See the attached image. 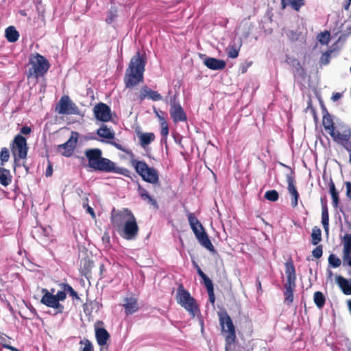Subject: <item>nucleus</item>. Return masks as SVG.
<instances>
[{"mask_svg": "<svg viewBox=\"0 0 351 351\" xmlns=\"http://www.w3.org/2000/svg\"><path fill=\"white\" fill-rule=\"evenodd\" d=\"M138 231L139 228L136 217L134 216L117 232L122 238L126 240H133L136 238Z\"/></svg>", "mask_w": 351, "mask_h": 351, "instance_id": "13", "label": "nucleus"}, {"mask_svg": "<svg viewBox=\"0 0 351 351\" xmlns=\"http://www.w3.org/2000/svg\"><path fill=\"white\" fill-rule=\"evenodd\" d=\"M146 60L138 51L130 60L124 76L125 88H132L143 81Z\"/></svg>", "mask_w": 351, "mask_h": 351, "instance_id": "3", "label": "nucleus"}, {"mask_svg": "<svg viewBox=\"0 0 351 351\" xmlns=\"http://www.w3.org/2000/svg\"><path fill=\"white\" fill-rule=\"evenodd\" d=\"M285 62L292 67L293 72L295 75L302 78L305 77V70L295 58L287 56Z\"/></svg>", "mask_w": 351, "mask_h": 351, "instance_id": "22", "label": "nucleus"}, {"mask_svg": "<svg viewBox=\"0 0 351 351\" xmlns=\"http://www.w3.org/2000/svg\"><path fill=\"white\" fill-rule=\"evenodd\" d=\"M322 223L326 233L329 230V214L326 202L322 199Z\"/></svg>", "mask_w": 351, "mask_h": 351, "instance_id": "27", "label": "nucleus"}, {"mask_svg": "<svg viewBox=\"0 0 351 351\" xmlns=\"http://www.w3.org/2000/svg\"><path fill=\"white\" fill-rule=\"evenodd\" d=\"M342 96H343V95L341 93H335L332 94V95L331 97V99L333 101H337V100L341 99L342 97Z\"/></svg>", "mask_w": 351, "mask_h": 351, "instance_id": "58", "label": "nucleus"}, {"mask_svg": "<svg viewBox=\"0 0 351 351\" xmlns=\"http://www.w3.org/2000/svg\"><path fill=\"white\" fill-rule=\"evenodd\" d=\"M12 178L10 171L0 167V184L3 186H7L11 183Z\"/></svg>", "mask_w": 351, "mask_h": 351, "instance_id": "30", "label": "nucleus"}, {"mask_svg": "<svg viewBox=\"0 0 351 351\" xmlns=\"http://www.w3.org/2000/svg\"><path fill=\"white\" fill-rule=\"evenodd\" d=\"M94 267V263L88 258H84L80 262V273L86 278L91 277V269Z\"/></svg>", "mask_w": 351, "mask_h": 351, "instance_id": "25", "label": "nucleus"}, {"mask_svg": "<svg viewBox=\"0 0 351 351\" xmlns=\"http://www.w3.org/2000/svg\"><path fill=\"white\" fill-rule=\"evenodd\" d=\"M193 265L196 268L198 275L203 280L204 285H207L213 282L212 280L202 271V270L195 262H193Z\"/></svg>", "mask_w": 351, "mask_h": 351, "instance_id": "42", "label": "nucleus"}, {"mask_svg": "<svg viewBox=\"0 0 351 351\" xmlns=\"http://www.w3.org/2000/svg\"><path fill=\"white\" fill-rule=\"evenodd\" d=\"M140 144L145 147L155 140V135L152 132L142 133L139 136Z\"/></svg>", "mask_w": 351, "mask_h": 351, "instance_id": "33", "label": "nucleus"}, {"mask_svg": "<svg viewBox=\"0 0 351 351\" xmlns=\"http://www.w3.org/2000/svg\"><path fill=\"white\" fill-rule=\"evenodd\" d=\"M42 293L43 294L40 302L47 307L53 308L56 311V314L62 313L64 312V307L60 303V301H64L66 298L67 291L62 289L61 291H58L56 294H52L49 292L47 289H43Z\"/></svg>", "mask_w": 351, "mask_h": 351, "instance_id": "7", "label": "nucleus"}, {"mask_svg": "<svg viewBox=\"0 0 351 351\" xmlns=\"http://www.w3.org/2000/svg\"><path fill=\"white\" fill-rule=\"evenodd\" d=\"M95 117L102 122L109 121L112 118L110 108L104 103L96 104L93 108Z\"/></svg>", "mask_w": 351, "mask_h": 351, "instance_id": "17", "label": "nucleus"}, {"mask_svg": "<svg viewBox=\"0 0 351 351\" xmlns=\"http://www.w3.org/2000/svg\"><path fill=\"white\" fill-rule=\"evenodd\" d=\"M53 173V167L52 164L50 161H48V165L46 169L45 176L47 177H50L52 176Z\"/></svg>", "mask_w": 351, "mask_h": 351, "instance_id": "54", "label": "nucleus"}, {"mask_svg": "<svg viewBox=\"0 0 351 351\" xmlns=\"http://www.w3.org/2000/svg\"><path fill=\"white\" fill-rule=\"evenodd\" d=\"M10 152L7 147H3L0 152V165L3 166L9 160Z\"/></svg>", "mask_w": 351, "mask_h": 351, "instance_id": "41", "label": "nucleus"}, {"mask_svg": "<svg viewBox=\"0 0 351 351\" xmlns=\"http://www.w3.org/2000/svg\"><path fill=\"white\" fill-rule=\"evenodd\" d=\"M286 35H287V38L289 39V40H291V42H295L299 39L300 33L297 31L290 29V30L287 31V32L286 33Z\"/></svg>", "mask_w": 351, "mask_h": 351, "instance_id": "46", "label": "nucleus"}, {"mask_svg": "<svg viewBox=\"0 0 351 351\" xmlns=\"http://www.w3.org/2000/svg\"><path fill=\"white\" fill-rule=\"evenodd\" d=\"M265 198L271 202H276L279 198V194L276 190H269L265 192Z\"/></svg>", "mask_w": 351, "mask_h": 351, "instance_id": "43", "label": "nucleus"}, {"mask_svg": "<svg viewBox=\"0 0 351 351\" xmlns=\"http://www.w3.org/2000/svg\"><path fill=\"white\" fill-rule=\"evenodd\" d=\"M328 263L332 267L335 268L339 267L341 263V260L333 254L329 256Z\"/></svg>", "mask_w": 351, "mask_h": 351, "instance_id": "45", "label": "nucleus"}, {"mask_svg": "<svg viewBox=\"0 0 351 351\" xmlns=\"http://www.w3.org/2000/svg\"><path fill=\"white\" fill-rule=\"evenodd\" d=\"M219 324L221 327V332L225 337V350L230 351L232 346L237 340L236 329L230 316L226 311L218 313Z\"/></svg>", "mask_w": 351, "mask_h": 351, "instance_id": "4", "label": "nucleus"}, {"mask_svg": "<svg viewBox=\"0 0 351 351\" xmlns=\"http://www.w3.org/2000/svg\"><path fill=\"white\" fill-rule=\"evenodd\" d=\"M56 111L59 114H79L78 107L73 103L68 95H63L58 102Z\"/></svg>", "mask_w": 351, "mask_h": 351, "instance_id": "12", "label": "nucleus"}, {"mask_svg": "<svg viewBox=\"0 0 351 351\" xmlns=\"http://www.w3.org/2000/svg\"><path fill=\"white\" fill-rule=\"evenodd\" d=\"M138 97L141 101L145 100L147 98L154 101H160L162 99V97L160 93L156 90H152L147 86H144L142 87Z\"/></svg>", "mask_w": 351, "mask_h": 351, "instance_id": "21", "label": "nucleus"}, {"mask_svg": "<svg viewBox=\"0 0 351 351\" xmlns=\"http://www.w3.org/2000/svg\"><path fill=\"white\" fill-rule=\"evenodd\" d=\"M286 178L287 182V189L291 195V206L293 208H295L298 204L299 193L295 186V178L293 176V173L291 172L290 174H287Z\"/></svg>", "mask_w": 351, "mask_h": 351, "instance_id": "18", "label": "nucleus"}, {"mask_svg": "<svg viewBox=\"0 0 351 351\" xmlns=\"http://www.w3.org/2000/svg\"><path fill=\"white\" fill-rule=\"evenodd\" d=\"M5 348H7L11 351H19L16 348L10 346V343L5 346Z\"/></svg>", "mask_w": 351, "mask_h": 351, "instance_id": "61", "label": "nucleus"}, {"mask_svg": "<svg viewBox=\"0 0 351 351\" xmlns=\"http://www.w3.org/2000/svg\"><path fill=\"white\" fill-rule=\"evenodd\" d=\"M137 192L141 198L152 206L155 209H158L159 206L156 199L149 195L148 191L139 183H138Z\"/></svg>", "mask_w": 351, "mask_h": 351, "instance_id": "23", "label": "nucleus"}, {"mask_svg": "<svg viewBox=\"0 0 351 351\" xmlns=\"http://www.w3.org/2000/svg\"><path fill=\"white\" fill-rule=\"evenodd\" d=\"M336 281L345 295H351V280L349 281L343 276H338L336 277Z\"/></svg>", "mask_w": 351, "mask_h": 351, "instance_id": "26", "label": "nucleus"}, {"mask_svg": "<svg viewBox=\"0 0 351 351\" xmlns=\"http://www.w3.org/2000/svg\"><path fill=\"white\" fill-rule=\"evenodd\" d=\"M317 40L322 45H328L330 40V34L328 31L319 33L317 35Z\"/></svg>", "mask_w": 351, "mask_h": 351, "instance_id": "40", "label": "nucleus"}, {"mask_svg": "<svg viewBox=\"0 0 351 351\" xmlns=\"http://www.w3.org/2000/svg\"><path fill=\"white\" fill-rule=\"evenodd\" d=\"M311 243L314 245H317L322 240V232L319 228H313L311 233Z\"/></svg>", "mask_w": 351, "mask_h": 351, "instance_id": "36", "label": "nucleus"}, {"mask_svg": "<svg viewBox=\"0 0 351 351\" xmlns=\"http://www.w3.org/2000/svg\"><path fill=\"white\" fill-rule=\"evenodd\" d=\"M102 321H97L95 325V337L99 346H104L106 345L108 340L110 339L108 332L103 327Z\"/></svg>", "mask_w": 351, "mask_h": 351, "instance_id": "19", "label": "nucleus"}, {"mask_svg": "<svg viewBox=\"0 0 351 351\" xmlns=\"http://www.w3.org/2000/svg\"><path fill=\"white\" fill-rule=\"evenodd\" d=\"M322 254H323V250H322V245H319L318 246H317L312 252V254L313 256L316 258H319L322 257Z\"/></svg>", "mask_w": 351, "mask_h": 351, "instance_id": "48", "label": "nucleus"}, {"mask_svg": "<svg viewBox=\"0 0 351 351\" xmlns=\"http://www.w3.org/2000/svg\"><path fill=\"white\" fill-rule=\"evenodd\" d=\"M86 208L87 213H88L93 218L95 217V211L92 207L88 206Z\"/></svg>", "mask_w": 351, "mask_h": 351, "instance_id": "59", "label": "nucleus"}, {"mask_svg": "<svg viewBox=\"0 0 351 351\" xmlns=\"http://www.w3.org/2000/svg\"><path fill=\"white\" fill-rule=\"evenodd\" d=\"M313 300L317 308H322L326 302V298L322 292L315 291L313 295Z\"/></svg>", "mask_w": 351, "mask_h": 351, "instance_id": "34", "label": "nucleus"}, {"mask_svg": "<svg viewBox=\"0 0 351 351\" xmlns=\"http://www.w3.org/2000/svg\"><path fill=\"white\" fill-rule=\"evenodd\" d=\"M351 257V248L344 247L343 251V259L344 261H346L348 259H350Z\"/></svg>", "mask_w": 351, "mask_h": 351, "instance_id": "49", "label": "nucleus"}, {"mask_svg": "<svg viewBox=\"0 0 351 351\" xmlns=\"http://www.w3.org/2000/svg\"><path fill=\"white\" fill-rule=\"evenodd\" d=\"M256 287H257V292L261 293L262 286H261V282L258 278L256 279Z\"/></svg>", "mask_w": 351, "mask_h": 351, "instance_id": "60", "label": "nucleus"}, {"mask_svg": "<svg viewBox=\"0 0 351 351\" xmlns=\"http://www.w3.org/2000/svg\"><path fill=\"white\" fill-rule=\"evenodd\" d=\"M32 130L29 126H23L21 129V133L25 135H28L31 133Z\"/></svg>", "mask_w": 351, "mask_h": 351, "instance_id": "57", "label": "nucleus"}, {"mask_svg": "<svg viewBox=\"0 0 351 351\" xmlns=\"http://www.w3.org/2000/svg\"><path fill=\"white\" fill-rule=\"evenodd\" d=\"M5 36L10 43H14L19 38V33L14 26H10L5 29Z\"/></svg>", "mask_w": 351, "mask_h": 351, "instance_id": "31", "label": "nucleus"}, {"mask_svg": "<svg viewBox=\"0 0 351 351\" xmlns=\"http://www.w3.org/2000/svg\"><path fill=\"white\" fill-rule=\"evenodd\" d=\"M83 207L85 208H86L87 206H88V197H86L83 199Z\"/></svg>", "mask_w": 351, "mask_h": 351, "instance_id": "62", "label": "nucleus"}, {"mask_svg": "<svg viewBox=\"0 0 351 351\" xmlns=\"http://www.w3.org/2000/svg\"><path fill=\"white\" fill-rule=\"evenodd\" d=\"M345 185L346 186V196L351 199V182H346Z\"/></svg>", "mask_w": 351, "mask_h": 351, "instance_id": "55", "label": "nucleus"}, {"mask_svg": "<svg viewBox=\"0 0 351 351\" xmlns=\"http://www.w3.org/2000/svg\"><path fill=\"white\" fill-rule=\"evenodd\" d=\"M348 306L349 311L351 313V300L348 301Z\"/></svg>", "mask_w": 351, "mask_h": 351, "instance_id": "64", "label": "nucleus"}, {"mask_svg": "<svg viewBox=\"0 0 351 351\" xmlns=\"http://www.w3.org/2000/svg\"><path fill=\"white\" fill-rule=\"evenodd\" d=\"M240 47L237 46L235 44L230 45L227 48L228 56L230 58H236L239 56Z\"/></svg>", "mask_w": 351, "mask_h": 351, "instance_id": "39", "label": "nucleus"}, {"mask_svg": "<svg viewBox=\"0 0 351 351\" xmlns=\"http://www.w3.org/2000/svg\"><path fill=\"white\" fill-rule=\"evenodd\" d=\"M35 230L37 232H40V233L43 234L47 237H48L49 235V232L46 228H43V227L35 228Z\"/></svg>", "mask_w": 351, "mask_h": 351, "instance_id": "53", "label": "nucleus"}, {"mask_svg": "<svg viewBox=\"0 0 351 351\" xmlns=\"http://www.w3.org/2000/svg\"><path fill=\"white\" fill-rule=\"evenodd\" d=\"M121 306L124 308L127 315L134 314L139 309L138 300L133 296L124 298Z\"/></svg>", "mask_w": 351, "mask_h": 351, "instance_id": "20", "label": "nucleus"}, {"mask_svg": "<svg viewBox=\"0 0 351 351\" xmlns=\"http://www.w3.org/2000/svg\"><path fill=\"white\" fill-rule=\"evenodd\" d=\"M110 143L117 149L128 155L131 165L143 181L153 185L159 184V174L155 168L149 167L144 160H136L134 154L131 149L125 148L121 144L115 141H110Z\"/></svg>", "mask_w": 351, "mask_h": 351, "instance_id": "2", "label": "nucleus"}, {"mask_svg": "<svg viewBox=\"0 0 351 351\" xmlns=\"http://www.w3.org/2000/svg\"><path fill=\"white\" fill-rule=\"evenodd\" d=\"M10 338L6 335H0V343L5 348V346L10 343Z\"/></svg>", "mask_w": 351, "mask_h": 351, "instance_id": "52", "label": "nucleus"}, {"mask_svg": "<svg viewBox=\"0 0 351 351\" xmlns=\"http://www.w3.org/2000/svg\"><path fill=\"white\" fill-rule=\"evenodd\" d=\"M10 149L14 157V160L18 158H26L28 152L26 138L21 134L16 135L10 144Z\"/></svg>", "mask_w": 351, "mask_h": 351, "instance_id": "11", "label": "nucleus"}, {"mask_svg": "<svg viewBox=\"0 0 351 351\" xmlns=\"http://www.w3.org/2000/svg\"><path fill=\"white\" fill-rule=\"evenodd\" d=\"M134 216L132 212L128 208L117 210L113 208L111 212L110 222L113 228L118 231Z\"/></svg>", "mask_w": 351, "mask_h": 351, "instance_id": "10", "label": "nucleus"}, {"mask_svg": "<svg viewBox=\"0 0 351 351\" xmlns=\"http://www.w3.org/2000/svg\"><path fill=\"white\" fill-rule=\"evenodd\" d=\"M88 162V167L95 171L106 173H115L131 178V171L117 165L107 158L102 157V152L99 148L88 149L84 152Z\"/></svg>", "mask_w": 351, "mask_h": 351, "instance_id": "1", "label": "nucleus"}, {"mask_svg": "<svg viewBox=\"0 0 351 351\" xmlns=\"http://www.w3.org/2000/svg\"><path fill=\"white\" fill-rule=\"evenodd\" d=\"M285 274L287 276V281L285 284V291L284 292V295L285 302L289 304L293 300V291L296 287L295 269L291 259L285 263Z\"/></svg>", "mask_w": 351, "mask_h": 351, "instance_id": "9", "label": "nucleus"}, {"mask_svg": "<svg viewBox=\"0 0 351 351\" xmlns=\"http://www.w3.org/2000/svg\"><path fill=\"white\" fill-rule=\"evenodd\" d=\"M169 104L171 106L169 113L174 123H176L180 121H186L187 120L186 114L183 108L180 104L176 95L171 97L169 99Z\"/></svg>", "mask_w": 351, "mask_h": 351, "instance_id": "14", "label": "nucleus"}, {"mask_svg": "<svg viewBox=\"0 0 351 351\" xmlns=\"http://www.w3.org/2000/svg\"><path fill=\"white\" fill-rule=\"evenodd\" d=\"M186 215L191 228L199 243L210 252H215V249L212 244L208 235L205 232L202 224L195 216V214L193 213H187Z\"/></svg>", "mask_w": 351, "mask_h": 351, "instance_id": "6", "label": "nucleus"}, {"mask_svg": "<svg viewBox=\"0 0 351 351\" xmlns=\"http://www.w3.org/2000/svg\"><path fill=\"white\" fill-rule=\"evenodd\" d=\"M78 134L76 132H73L70 138L63 144L58 145L57 150L62 156L66 157L71 156L76 147L77 142Z\"/></svg>", "mask_w": 351, "mask_h": 351, "instance_id": "16", "label": "nucleus"}, {"mask_svg": "<svg viewBox=\"0 0 351 351\" xmlns=\"http://www.w3.org/2000/svg\"><path fill=\"white\" fill-rule=\"evenodd\" d=\"M158 117L160 123V127H161L160 134L162 136V137H164L165 138H167V137L169 134L168 124L163 117L159 116L158 114Z\"/></svg>", "mask_w": 351, "mask_h": 351, "instance_id": "37", "label": "nucleus"}, {"mask_svg": "<svg viewBox=\"0 0 351 351\" xmlns=\"http://www.w3.org/2000/svg\"><path fill=\"white\" fill-rule=\"evenodd\" d=\"M60 286L62 289H64L67 293L72 298L73 300H80V298L77 293L73 289V287L67 283H61Z\"/></svg>", "mask_w": 351, "mask_h": 351, "instance_id": "35", "label": "nucleus"}, {"mask_svg": "<svg viewBox=\"0 0 351 351\" xmlns=\"http://www.w3.org/2000/svg\"><path fill=\"white\" fill-rule=\"evenodd\" d=\"M350 3H351V0H348V1L347 2V3L344 5V8L346 10H348L349 8V6L350 5Z\"/></svg>", "mask_w": 351, "mask_h": 351, "instance_id": "63", "label": "nucleus"}, {"mask_svg": "<svg viewBox=\"0 0 351 351\" xmlns=\"http://www.w3.org/2000/svg\"><path fill=\"white\" fill-rule=\"evenodd\" d=\"M29 64L30 66L27 73V78L34 77L37 79L43 77L50 68L48 60L38 53L30 55Z\"/></svg>", "mask_w": 351, "mask_h": 351, "instance_id": "5", "label": "nucleus"}, {"mask_svg": "<svg viewBox=\"0 0 351 351\" xmlns=\"http://www.w3.org/2000/svg\"><path fill=\"white\" fill-rule=\"evenodd\" d=\"M176 299L178 304L187 311L192 317H194L199 312L195 300L184 288L182 285H180L177 289Z\"/></svg>", "mask_w": 351, "mask_h": 351, "instance_id": "8", "label": "nucleus"}, {"mask_svg": "<svg viewBox=\"0 0 351 351\" xmlns=\"http://www.w3.org/2000/svg\"><path fill=\"white\" fill-rule=\"evenodd\" d=\"M330 51H326L322 55V56L321 58V62L323 64H328L330 62Z\"/></svg>", "mask_w": 351, "mask_h": 351, "instance_id": "50", "label": "nucleus"}, {"mask_svg": "<svg viewBox=\"0 0 351 351\" xmlns=\"http://www.w3.org/2000/svg\"><path fill=\"white\" fill-rule=\"evenodd\" d=\"M343 246L351 248V234H346L343 237Z\"/></svg>", "mask_w": 351, "mask_h": 351, "instance_id": "51", "label": "nucleus"}, {"mask_svg": "<svg viewBox=\"0 0 351 351\" xmlns=\"http://www.w3.org/2000/svg\"><path fill=\"white\" fill-rule=\"evenodd\" d=\"M329 186V192L331 195L332 200V206L335 208H337L339 206V191L336 189L335 183L332 180L330 179V181L328 184Z\"/></svg>", "mask_w": 351, "mask_h": 351, "instance_id": "29", "label": "nucleus"}, {"mask_svg": "<svg viewBox=\"0 0 351 351\" xmlns=\"http://www.w3.org/2000/svg\"><path fill=\"white\" fill-rule=\"evenodd\" d=\"M282 9L286 8L287 6L290 5L294 10L298 12L300 8L304 5V0H280Z\"/></svg>", "mask_w": 351, "mask_h": 351, "instance_id": "28", "label": "nucleus"}, {"mask_svg": "<svg viewBox=\"0 0 351 351\" xmlns=\"http://www.w3.org/2000/svg\"><path fill=\"white\" fill-rule=\"evenodd\" d=\"M204 64L211 70H223L226 66L224 60L210 57L206 58Z\"/></svg>", "mask_w": 351, "mask_h": 351, "instance_id": "24", "label": "nucleus"}, {"mask_svg": "<svg viewBox=\"0 0 351 351\" xmlns=\"http://www.w3.org/2000/svg\"><path fill=\"white\" fill-rule=\"evenodd\" d=\"M101 239H102V241L104 243L108 244V245L110 244V237L108 232H104V234H103V236L101 237Z\"/></svg>", "mask_w": 351, "mask_h": 351, "instance_id": "56", "label": "nucleus"}, {"mask_svg": "<svg viewBox=\"0 0 351 351\" xmlns=\"http://www.w3.org/2000/svg\"><path fill=\"white\" fill-rule=\"evenodd\" d=\"M117 10L116 9H110L108 12V16L106 19V23L108 24L112 23L114 21V19L117 18Z\"/></svg>", "mask_w": 351, "mask_h": 351, "instance_id": "47", "label": "nucleus"}, {"mask_svg": "<svg viewBox=\"0 0 351 351\" xmlns=\"http://www.w3.org/2000/svg\"><path fill=\"white\" fill-rule=\"evenodd\" d=\"M97 134L101 138L106 139H113L114 133L110 130L106 125H103L97 130Z\"/></svg>", "mask_w": 351, "mask_h": 351, "instance_id": "32", "label": "nucleus"}, {"mask_svg": "<svg viewBox=\"0 0 351 351\" xmlns=\"http://www.w3.org/2000/svg\"><path fill=\"white\" fill-rule=\"evenodd\" d=\"M320 104L323 114L322 124L325 130L327 131L333 138H341L339 132L335 130V123L332 116L329 114L323 102L321 101Z\"/></svg>", "mask_w": 351, "mask_h": 351, "instance_id": "15", "label": "nucleus"}, {"mask_svg": "<svg viewBox=\"0 0 351 351\" xmlns=\"http://www.w3.org/2000/svg\"><path fill=\"white\" fill-rule=\"evenodd\" d=\"M79 344L81 351H94L93 345L88 339L84 338L80 340Z\"/></svg>", "mask_w": 351, "mask_h": 351, "instance_id": "38", "label": "nucleus"}, {"mask_svg": "<svg viewBox=\"0 0 351 351\" xmlns=\"http://www.w3.org/2000/svg\"><path fill=\"white\" fill-rule=\"evenodd\" d=\"M205 287L208 294L209 301L212 304H214L215 302V296L214 293V287L213 282L207 285H205Z\"/></svg>", "mask_w": 351, "mask_h": 351, "instance_id": "44", "label": "nucleus"}]
</instances>
